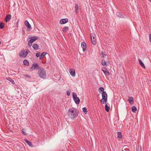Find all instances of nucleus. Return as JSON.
Instances as JSON below:
<instances>
[{"label":"nucleus","instance_id":"9b49d317","mask_svg":"<svg viewBox=\"0 0 151 151\" xmlns=\"http://www.w3.org/2000/svg\"><path fill=\"white\" fill-rule=\"evenodd\" d=\"M38 37L37 36H33L30 38V40L32 42H34L36 40L38 39Z\"/></svg>","mask_w":151,"mask_h":151},{"label":"nucleus","instance_id":"c9c22d12","mask_svg":"<svg viewBox=\"0 0 151 151\" xmlns=\"http://www.w3.org/2000/svg\"><path fill=\"white\" fill-rule=\"evenodd\" d=\"M92 43L93 45H95L96 44V42L95 41V39L94 40H91Z\"/></svg>","mask_w":151,"mask_h":151},{"label":"nucleus","instance_id":"4be33fe9","mask_svg":"<svg viewBox=\"0 0 151 151\" xmlns=\"http://www.w3.org/2000/svg\"><path fill=\"white\" fill-rule=\"evenodd\" d=\"M23 63L25 65H26V66H28L29 65V62L27 60L25 59L24 60Z\"/></svg>","mask_w":151,"mask_h":151},{"label":"nucleus","instance_id":"a19ab883","mask_svg":"<svg viewBox=\"0 0 151 151\" xmlns=\"http://www.w3.org/2000/svg\"><path fill=\"white\" fill-rule=\"evenodd\" d=\"M25 76L27 77H28V78H30V77L28 75H25Z\"/></svg>","mask_w":151,"mask_h":151},{"label":"nucleus","instance_id":"b1692460","mask_svg":"<svg viewBox=\"0 0 151 151\" xmlns=\"http://www.w3.org/2000/svg\"><path fill=\"white\" fill-rule=\"evenodd\" d=\"M6 79L11 82L12 84H14V81L11 78H6Z\"/></svg>","mask_w":151,"mask_h":151},{"label":"nucleus","instance_id":"58836bf2","mask_svg":"<svg viewBox=\"0 0 151 151\" xmlns=\"http://www.w3.org/2000/svg\"><path fill=\"white\" fill-rule=\"evenodd\" d=\"M149 37L150 41L151 42V33L149 35Z\"/></svg>","mask_w":151,"mask_h":151},{"label":"nucleus","instance_id":"a211bd4d","mask_svg":"<svg viewBox=\"0 0 151 151\" xmlns=\"http://www.w3.org/2000/svg\"><path fill=\"white\" fill-rule=\"evenodd\" d=\"M138 60L139 61V63L140 65L143 68H145V67L144 64L142 62V61L140 59H139Z\"/></svg>","mask_w":151,"mask_h":151},{"label":"nucleus","instance_id":"6e6552de","mask_svg":"<svg viewBox=\"0 0 151 151\" xmlns=\"http://www.w3.org/2000/svg\"><path fill=\"white\" fill-rule=\"evenodd\" d=\"M11 14L7 15L5 17V21L6 22H8L9 21L11 18Z\"/></svg>","mask_w":151,"mask_h":151},{"label":"nucleus","instance_id":"2f4dec72","mask_svg":"<svg viewBox=\"0 0 151 151\" xmlns=\"http://www.w3.org/2000/svg\"><path fill=\"white\" fill-rule=\"evenodd\" d=\"M4 25V24L3 22L0 23V28L3 29V28Z\"/></svg>","mask_w":151,"mask_h":151},{"label":"nucleus","instance_id":"20e7f679","mask_svg":"<svg viewBox=\"0 0 151 151\" xmlns=\"http://www.w3.org/2000/svg\"><path fill=\"white\" fill-rule=\"evenodd\" d=\"M42 68V67L40 66L37 63H35L32 64V66L30 68V70H33V69L39 70Z\"/></svg>","mask_w":151,"mask_h":151},{"label":"nucleus","instance_id":"c85d7f7f","mask_svg":"<svg viewBox=\"0 0 151 151\" xmlns=\"http://www.w3.org/2000/svg\"><path fill=\"white\" fill-rule=\"evenodd\" d=\"M132 111L133 112L135 113L137 110L136 107L135 106H132Z\"/></svg>","mask_w":151,"mask_h":151},{"label":"nucleus","instance_id":"09e8293b","mask_svg":"<svg viewBox=\"0 0 151 151\" xmlns=\"http://www.w3.org/2000/svg\"><path fill=\"white\" fill-rule=\"evenodd\" d=\"M122 151H124L123 150H122Z\"/></svg>","mask_w":151,"mask_h":151},{"label":"nucleus","instance_id":"f8f14e48","mask_svg":"<svg viewBox=\"0 0 151 151\" xmlns=\"http://www.w3.org/2000/svg\"><path fill=\"white\" fill-rule=\"evenodd\" d=\"M128 101H129L130 104H133L134 101L133 97L132 96L129 97L128 99Z\"/></svg>","mask_w":151,"mask_h":151},{"label":"nucleus","instance_id":"e433bc0d","mask_svg":"<svg viewBox=\"0 0 151 151\" xmlns=\"http://www.w3.org/2000/svg\"><path fill=\"white\" fill-rule=\"evenodd\" d=\"M67 95L68 96H69L70 94V91H66Z\"/></svg>","mask_w":151,"mask_h":151},{"label":"nucleus","instance_id":"4c0bfd02","mask_svg":"<svg viewBox=\"0 0 151 151\" xmlns=\"http://www.w3.org/2000/svg\"><path fill=\"white\" fill-rule=\"evenodd\" d=\"M40 56V53H36V57L38 58V57Z\"/></svg>","mask_w":151,"mask_h":151},{"label":"nucleus","instance_id":"f03ea898","mask_svg":"<svg viewBox=\"0 0 151 151\" xmlns=\"http://www.w3.org/2000/svg\"><path fill=\"white\" fill-rule=\"evenodd\" d=\"M38 73L39 76L41 78H44L46 77V74L45 70L42 67L38 70Z\"/></svg>","mask_w":151,"mask_h":151},{"label":"nucleus","instance_id":"8fccbe9b","mask_svg":"<svg viewBox=\"0 0 151 151\" xmlns=\"http://www.w3.org/2000/svg\"><path fill=\"white\" fill-rule=\"evenodd\" d=\"M62 151H63V150H62Z\"/></svg>","mask_w":151,"mask_h":151},{"label":"nucleus","instance_id":"ddd939ff","mask_svg":"<svg viewBox=\"0 0 151 151\" xmlns=\"http://www.w3.org/2000/svg\"><path fill=\"white\" fill-rule=\"evenodd\" d=\"M47 54V52H43L40 56V60H42L43 58Z\"/></svg>","mask_w":151,"mask_h":151},{"label":"nucleus","instance_id":"79ce46f5","mask_svg":"<svg viewBox=\"0 0 151 151\" xmlns=\"http://www.w3.org/2000/svg\"><path fill=\"white\" fill-rule=\"evenodd\" d=\"M101 55H104V52H101Z\"/></svg>","mask_w":151,"mask_h":151},{"label":"nucleus","instance_id":"423d86ee","mask_svg":"<svg viewBox=\"0 0 151 151\" xmlns=\"http://www.w3.org/2000/svg\"><path fill=\"white\" fill-rule=\"evenodd\" d=\"M68 22V19H62L60 21V23L61 24H64Z\"/></svg>","mask_w":151,"mask_h":151},{"label":"nucleus","instance_id":"37998d69","mask_svg":"<svg viewBox=\"0 0 151 151\" xmlns=\"http://www.w3.org/2000/svg\"><path fill=\"white\" fill-rule=\"evenodd\" d=\"M106 56V55H103V58H104L105 57V56Z\"/></svg>","mask_w":151,"mask_h":151},{"label":"nucleus","instance_id":"f257e3e1","mask_svg":"<svg viewBox=\"0 0 151 151\" xmlns=\"http://www.w3.org/2000/svg\"><path fill=\"white\" fill-rule=\"evenodd\" d=\"M77 113V110L72 108L69 109L68 111V114L70 118L73 119L76 118L78 116Z\"/></svg>","mask_w":151,"mask_h":151},{"label":"nucleus","instance_id":"7ed1b4c3","mask_svg":"<svg viewBox=\"0 0 151 151\" xmlns=\"http://www.w3.org/2000/svg\"><path fill=\"white\" fill-rule=\"evenodd\" d=\"M73 100L76 104H79L80 100L79 98L77 96L76 94L75 93L73 92Z\"/></svg>","mask_w":151,"mask_h":151},{"label":"nucleus","instance_id":"1a4fd4ad","mask_svg":"<svg viewBox=\"0 0 151 151\" xmlns=\"http://www.w3.org/2000/svg\"><path fill=\"white\" fill-rule=\"evenodd\" d=\"M70 74L73 77H75L76 76V74L75 72V70L74 69L72 70L70 69L69 71Z\"/></svg>","mask_w":151,"mask_h":151},{"label":"nucleus","instance_id":"de8ad7c7","mask_svg":"<svg viewBox=\"0 0 151 151\" xmlns=\"http://www.w3.org/2000/svg\"><path fill=\"white\" fill-rule=\"evenodd\" d=\"M150 0V2H151V0Z\"/></svg>","mask_w":151,"mask_h":151},{"label":"nucleus","instance_id":"c03bdc74","mask_svg":"<svg viewBox=\"0 0 151 151\" xmlns=\"http://www.w3.org/2000/svg\"><path fill=\"white\" fill-rule=\"evenodd\" d=\"M126 146H124V147H123V148L124 147H126Z\"/></svg>","mask_w":151,"mask_h":151},{"label":"nucleus","instance_id":"dca6fc26","mask_svg":"<svg viewBox=\"0 0 151 151\" xmlns=\"http://www.w3.org/2000/svg\"><path fill=\"white\" fill-rule=\"evenodd\" d=\"M25 142H26L29 146H30V147H33V146L32 145V142L28 140H27V139H25Z\"/></svg>","mask_w":151,"mask_h":151},{"label":"nucleus","instance_id":"49530a36","mask_svg":"<svg viewBox=\"0 0 151 151\" xmlns=\"http://www.w3.org/2000/svg\"><path fill=\"white\" fill-rule=\"evenodd\" d=\"M124 150H126L125 149H124Z\"/></svg>","mask_w":151,"mask_h":151},{"label":"nucleus","instance_id":"ea45409f","mask_svg":"<svg viewBox=\"0 0 151 151\" xmlns=\"http://www.w3.org/2000/svg\"><path fill=\"white\" fill-rule=\"evenodd\" d=\"M29 51V50H27L26 51V52H25V53H26V55H25L26 56H27V54L28 53V52Z\"/></svg>","mask_w":151,"mask_h":151},{"label":"nucleus","instance_id":"2eb2a0df","mask_svg":"<svg viewBox=\"0 0 151 151\" xmlns=\"http://www.w3.org/2000/svg\"><path fill=\"white\" fill-rule=\"evenodd\" d=\"M21 53L19 54V55L20 57H22L23 56L24 57H26V56L25 55L26 53L25 52L24 50H22L21 51Z\"/></svg>","mask_w":151,"mask_h":151},{"label":"nucleus","instance_id":"7c9ffc66","mask_svg":"<svg viewBox=\"0 0 151 151\" xmlns=\"http://www.w3.org/2000/svg\"><path fill=\"white\" fill-rule=\"evenodd\" d=\"M99 91L100 93H101L100 91L102 92V93H103V92H104V88L103 87H100L99 89Z\"/></svg>","mask_w":151,"mask_h":151},{"label":"nucleus","instance_id":"9d476101","mask_svg":"<svg viewBox=\"0 0 151 151\" xmlns=\"http://www.w3.org/2000/svg\"><path fill=\"white\" fill-rule=\"evenodd\" d=\"M75 12L76 14L78 13L79 12V6L78 4H76L75 6Z\"/></svg>","mask_w":151,"mask_h":151},{"label":"nucleus","instance_id":"a878e982","mask_svg":"<svg viewBox=\"0 0 151 151\" xmlns=\"http://www.w3.org/2000/svg\"><path fill=\"white\" fill-rule=\"evenodd\" d=\"M68 29V27H65L62 30L63 32H66Z\"/></svg>","mask_w":151,"mask_h":151},{"label":"nucleus","instance_id":"72a5a7b5","mask_svg":"<svg viewBox=\"0 0 151 151\" xmlns=\"http://www.w3.org/2000/svg\"><path fill=\"white\" fill-rule=\"evenodd\" d=\"M22 134L24 135H27V134L25 132V129H22Z\"/></svg>","mask_w":151,"mask_h":151},{"label":"nucleus","instance_id":"412c9836","mask_svg":"<svg viewBox=\"0 0 151 151\" xmlns=\"http://www.w3.org/2000/svg\"><path fill=\"white\" fill-rule=\"evenodd\" d=\"M122 134L121 132H118L117 133V138L119 139H120L122 138Z\"/></svg>","mask_w":151,"mask_h":151},{"label":"nucleus","instance_id":"4468645a","mask_svg":"<svg viewBox=\"0 0 151 151\" xmlns=\"http://www.w3.org/2000/svg\"><path fill=\"white\" fill-rule=\"evenodd\" d=\"M102 99L107 98V94L106 92H103L102 93Z\"/></svg>","mask_w":151,"mask_h":151},{"label":"nucleus","instance_id":"c756f323","mask_svg":"<svg viewBox=\"0 0 151 151\" xmlns=\"http://www.w3.org/2000/svg\"><path fill=\"white\" fill-rule=\"evenodd\" d=\"M137 151H142V146L140 145H138V147L137 149Z\"/></svg>","mask_w":151,"mask_h":151},{"label":"nucleus","instance_id":"aec40b11","mask_svg":"<svg viewBox=\"0 0 151 151\" xmlns=\"http://www.w3.org/2000/svg\"><path fill=\"white\" fill-rule=\"evenodd\" d=\"M102 70L106 76H108L109 75V72L108 70H105L102 69Z\"/></svg>","mask_w":151,"mask_h":151},{"label":"nucleus","instance_id":"0eeeda50","mask_svg":"<svg viewBox=\"0 0 151 151\" xmlns=\"http://www.w3.org/2000/svg\"><path fill=\"white\" fill-rule=\"evenodd\" d=\"M81 46L83 48V52H85L86 50V43L84 42H82L81 44Z\"/></svg>","mask_w":151,"mask_h":151},{"label":"nucleus","instance_id":"a18cd8bd","mask_svg":"<svg viewBox=\"0 0 151 151\" xmlns=\"http://www.w3.org/2000/svg\"><path fill=\"white\" fill-rule=\"evenodd\" d=\"M1 41H0V44H1Z\"/></svg>","mask_w":151,"mask_h":151},{"label":"nucleus","instance_id":"6ab92c4d","mask_svg":"<svg viewBox=\"0 0 151 151\" xmlns=\"http://www.w3.org/2000/svg\"><path fill=\"white\" fill-rule=\"evenodd\" d=\"M33 48L35 50H37L38 49L39 46L37 44H34L32 45Z\"/></svg>","mask_w":151,"mask_h":151},{"label":"nucleus","instance_id":"473e14b6","mask_svg":"<svg viewBox=\"0 0 151 151\" xmlns=\"http://www.w3.org/2000/svg\"><path fill=\"white\" fill-rule=\"evenodd\" d=\"M83 111L85 113V114H86L87 111V109L86 108V107H84L82 109Z\"/></svg>","mask_w":151,"mask_h":151},{"label":"nucleus","instance_id":"39448f33","mask_svg":"<svg viewBox=\"0 0 151 151\" xmlns=\"http://www.w3.org/2000/svg\"><path fill=\"white\" fill-rule=\"evenodd\" d=\"M24 24L28 27L29 30H31L32 28L31 26L27 20L25 21Z\"/></svg>","mask_w":151,"mask_h":151},{"label":"nucleus","instance_id":"bb28decb","mask_svg":"<svg viewBox=\"0 0 151 151\" xmlns=\"http://www.w3.org/2000/svg\"><path fill=\"white\" fill-rule=\"evenodd\" d=\"M105 109L107 112H109V111L110 107L107 105V104H106L105 105Z\"/></svg>","mask_w":151,"mask_h":151},{"label":"nucleus","instance_id":"cd10ccee","mask_svg":"<svg viewBox=\"0 0 151 151\" xmlns=\"http://www.w3.org/2000/svg\"><path fill=\"white\" fill-rule=\"evenodd\" d=\"M116 15H117V16L121 18H123L124 17L123 15L121 14L119 12H117L116 13Z\"/></svg>","mask_w":151,"mask_h":151},{"label":"nucleus","instance_id":"393cba45","mask_svg":"<svg viewBox=\"0 0 151 151\" xmlns=\"http://www.w3.org/2000/svg\"><path fill=\"white\" fill-rule=\"evenodd\" d=\"M96 35L94 33H92L91 34V40H94L95 39Z\"/></svg>","mask_w":151,"mask_h":151},{"label":"nucleus","instance_id":"f3484780","mask_svg":"<svg viewBox=\"0 0 151 151\" xmlns=\"http://www.w3.org/2000/svg\"><path fill=\"white\" fill-rule=\"evenodd\" d=\"M107 101V98H104V99H101L100 101L101 103L103 104H106Z\"/></svg>","mask_w":151,"mask_h":151},{"label":"nucleus","instance_id":"5701e85b","mask_svg":"<svg viewBox=\"0 0 151 151\" xmlns=\"http://www.w3.org/2000/svg\"><path fill=\"white\" fill-rule=\"evenodd\" d=\"M108 63L109 64V62L106 63L105 61H103V60H102L101 61V64L103 66H105V65H108Z\"/></svg>","mask_w":151,"mask_h":151},{"label":"nucleus","instance_id":"f704fd0d","mask_svg":"<svg viewBox=\"0 0 151 151\" xmlns=\"http://www.w3.org/2000/svg\"><path fill=\"white\" fill-rule=\"evenodd\" d=\"M32 43V42L31 41H30V40L28 41V45L29 47H31Z\"/></svg>","mask_w":151,"mask_h":151}]
</instances>
